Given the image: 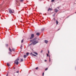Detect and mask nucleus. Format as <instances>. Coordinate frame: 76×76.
<instances>
[{"instance_id":"21","label":"nucleus","mask_w":76,"mask_h":76,"mask_svg":"<svg viewBox=\"0 0 76 76\" xmlns=\"http://www.w3.org/2000/svg\"><path fill=\"white\" fill-rule=\"evenodd\" d=\"M23 0H20V1L21 2H23Z\"/></svg>"},{"instance_id":"14","label":"nucleus","mask_w":76,"mask_h":76,"mask_svg":"<svg viewBox=\"0 0 76 76\" xmlns=\"http://www.w3.org/2000/svg\"><path fill=\"white\" fill-rule=\"evenodd\" d=\"M7 66H10V64H9L7 63Z\"/></svg>"},{"instance_id":"28","label":"nucleus","mask_w":76,"mask_h":76,"mask_svg":"<svg viewBox=\"0 0 76 76\" xmlns=\"http://www.w3.org/2000/svg\"><path fill=\"white\" fill-rule=\"evenodd\" d=\"M47 57H48V53H47Z\"/></svg>"},{"instance_id":"1","label":"nucleus","mask_w":76,"mask_h":76,"mask_svg":"<svg viewBox=\"0 0 76 76\" xmlns=\"http://www.w3.org/2000/svg\"><path fill=\"white\" fill-rule=\"evenodd\" d=\"M36 40V38H34L32 40H30L31 42H33L32 44L34 45H35L36 44L38 43V40L35 41Z\"/></svg>"},{"instance_id":"11","label":"nucleus","mask_w":76,"mask_h":76,"mask_svg":"<svg viewBox=\"0 0 76 76\" xmlns=\"http://www.w3.org/2000/svg\"><path fill=\"white\" fill-rule=\"evenodd\" d=\"M24 58H26V55H24Z\"/></svg>"},{"instance_id":"20","label":"nucleus","mask_w":76,"mask_h":76,"mask_svg":"<svg viewBox=\"0 0 76 76\" xmlns=\"http://www.w3.org/2000/svg\"><path fill=\"white\" fill-rule=\"evenodd\" d=\"M23 39L21 40V43H23Z\"/></svg>"},{"instance_id":"31","label":"nucleus","mask_w":76,"mask_h":76,"mask_svg":"<svg viewBox=\"0 0 76 76\" xmlns=\"http://www.w3.org/2000/svg\"><path fill=\"white\" fill-rule=\"evenodd\" d=\"M16 73H19V71H18L17 72H16Z\"/></svg>"},{"instance_id":"12","label":"nucleus","mask_w":76,"mask_h":76,"mask_svg":"<svg viewBox=\"0 0 76 76\" xmlns=\"http://www.w3.org/2000/svg\"><path fill=\"white\" fill-rule=\"evenodd\" d=\"M55 1V0H51V2H52V3H53V2H54V1Z\"/></svg>"},{"instance_id":"7","label":"nucleus","mask_w":76,"mask_h":76,"mask_svg":"<svg viewBox=\"0 0 76 76\" xmlns=\"http://www.w3.org/2000/svg\"><path fill=\"white\" fill-rule=\"evenodd\" d=\"M9 51H10V52H12V50L11 49H10V48H9Z\"/></svg>"},{"instance_id":"19","label":"nucleus","mask_w":76,"mask_h":76,"mask_svg":"<svg viewBox=\"0 0 76 76\" xmlns=\"http://www.w3.org/2000/svg\"><path fill=\"white\" fill-rule=\"evenodd\" d=\"M49 62H50V61H51V59L50 58H49Z\"/></svg>"},{"instance_id":"39","label":"nucleus","mask_w":76,"mask_h":76,"mask_svg":"<svg viewBox=\"0 0 76 76\" xmlns=\"http://www.w3.org/2000/svg\"><path fill=\"white\" fill-rule=\"evenodd\" d=\"M13 11H14V10H13Z\"/></svg>"},{"instance_id":"29","label":"nucleus","mask_w":76,"mask_h":76,"mask_svg":"<svg viewBox=\"0 0 76 76\" xmlns=\"http://www.w3.org/2000/svg\"><path fill=\"white\" fill-rule=\"evenodd\" d=\"M38 69V67H37L36 68V69Z\"/></svg>"},{"instance_id":"36","label":"nucleus","mask_w":76,"mask_h":76,"mask_svg":"<svg viewBox=\"0 0 76 76\" xmlns=\"http://www.w3.org/2000/svg\"><path fill=\"white\" fill-rule=\"evenodd\" d=\"M53 19H55V18H53Z\"/></svg>"},{"instance_id":"30","label":"nucleus","mask_w":76,"mask_h":76,"mask_svg":"<svg viewBox=\"0 0 76 76\" xmlns=\"http://www.w3.org/2000/svg\"><path fill=\"white\" fill-rule=\"evenodd\" d=\"M44 73L43 72V73H42V75H43V76H44Z\"/></svg>"},{"instance_id":"3","label":"nucleus","mask_w":76,"mask_h":76,"mask_svg":"<svg viewBox=\"0 0 76 76\" xmlns=\"http://www.w3.org/2000/svg\"><path fill=\"white\" fill-rule=\"evenodd\" d=\"M34 38V34H32L31 35V37H30V39H33Z\"/></svg>"},{"instance_id":"6","label":"nucleus","mask_w":76,"mask_h":76,"mask_svg":"<svg viewBox=\"0 0 76 76\" xmlns=\"http://www.w3.org/2000/svg\"><path fill=\"white\" fill-rule=\"evenodd\" d=\"M55 12H58V10L56 9H55Z\"/></svg>"},{"instance_id":"5","label":"nucleus","mask_w":76,"mask_h":76,"mask_svg":"<svg viewBox=\"0 0 76 76\" xmlns=\"http://www.w3.org/2000/svg\"><path fill=\"white\" fill-rule=\"evenodd\" d=\"M45 43H46V44H47V43L48 42V40H45Z\"/></svg>"},{"instance_id":"34","label":"nucleus","mask_w":76,"mask_h":76,"mask_svg":"<svg viewBox=\"0 0 76 76\" xmlns=\"http://www.w3.org/2000/svg\"><path fill=\"white\" fill-rule=\"evenodd\" d=\"M20 48H22V45H21Z\"/></svg>"},{"instance_id":"25","label":"nucleus","mask_w":76,"mask_h":76,"mask_svg":"<svg viewBox=\"0 0 76 76\" xmlns=\"http://www.w3.org/2000/svg\"><path fill=\"white\" fill-rule=\"evenodd\" d=\"M48 54H49L50 53V51H49V50L48 51Z\"/></svg>"},{"instance_id":"33","label":"nucleus","mask_w":76,"mask_h":76,"mask_svg":"<svg viewBox=\"0 0 76 76\" xmlns=\"http://www.w3.org/2000/svg\"><path fill=\"white\" fill-rule=\"evenodd\" d=\"M45 61H47V60H45Z\"/></svg>"},{"instance_id":"16","label":"nucleus","mask_w":76,"mask_h":76,"mask_svg":"<svg viewBox=\"0 0 76 76\" xmlns=\"http://www.w3.org/2000/svg\"><path fill=\"white\" fill-rule=\"evenodd\" d=\"M42 31H44V28H43L41 29Z\"/></svg>"},{"instance_id":"24","label":"nucleus","mask_w":76,"mask_h":76,"mask_svg":"<svg viewBox=\"0 0 76 76\" xmlns=\"http://www.w3.org/2000/svg\"><path fill=\"white\" fill-rule=\"evenodd\" d=\"M20 61H23V59H21L20 60Z\"/></svg>"},{"instance_id":"4","label":"nucleus","mask_w":76,"mask_h":76,"mask_svg":"<svg viewBox=\"0 0 76 76\" xmlns=\"http://www.w3.org/2000/svg\"><path fill=\"white\" fill-rule=\"evenodd\" d=\"M9 11L10 13L11 14L13 13L12 10H9Z\"/></svg>"},{"instance_id":"32","label":"nucleus","mask_w":76,"mask_h":76,"mask_svg":"<svg viewBox=\"0 0 76 76\" xmlns=\"http://www.w3.org/2000/svg\"><path fill=\"white\" fill-rule=\"evenodd\" d=\"M32 54V53H30V54Z\"/></svg>"},{"instance_id":"18","label":"nucleus","mask_w":76,"mask_h":76,"mask_svg":"<svg viewBox=\"0 0 76 76\" xmlns=\"http://www.w3.org/2000/svg\"><path fill=\"white\" fill-rule=\"evenodd\" d=\"M56 25H58V21H57V20H56Z\"/></svg>"},{"instance_id":"17","label":"nucleus","mask_w":76,"mask_h":76,"mask_svg":"<svg viewBox=\"0 0 76 76\" xmlns=\"http://www.w3.org/2000/svg\"><path fill=\"white\" fill-rule=\"evenodd\" d=\"M34 53L36 54V55H38V53H37V52H34Z\"/></svg>"},{"instance_id":"10","label":"nucleus","mask_w":76,"mask_h":76,"mask_svg":"<svg viewBox=\"0 0 76 76\" xmlns=\"http://www.w3.org/2000/svg\"><path fill=\"white\" fill-rule=\"evenodd\" d=\"M37 35H39V33H37L36 34Z\"/></svg>"},{"instance_id":"38","label":"nucleus","mask_w":76,"mask_h":76,"mask_svg":"<svg viewBox=\"0 0 76 76\" xmlns=\"http://www.w3.org/2000/svg\"><path fill=\"white\" fill-rule=\"evenodd\" d=\"M75 13H76V12Z\"/></svg>"},{"instance_id":"27","label":"nucleus","mask_w":76,"mask_h":76,"mask_svg":"<svg viewBox=\"0 0 76 76\" xmlns=\"http://www.w3.org/2000/svg\"><path fill=\"white\" fill-rule=\"evenodd\" d=\"M42 51H43V50H42L40 52L42 53Z\"/></svg>"},{"instance_id":"13","label":"nucleus","mask_w":76,"mask_h":76,"mask_svg":"<svg viewBox=\"0 0 76 76\" xmlns=\"http://www.w3.org/2000/svg\"><path fill=\"white\" fill-rule=\"evenodd\" d=\"M32 56H34V57H37V56L35 55L34 54H32Z\"/></svg>"},{"instance_id":"23","label":"nucleus","mask_w":76,"mask_h":76,"mask_svg":"<svg viewBox=\"0 0 76 76\" xmlns=\"http://www.w3.org/2000/svg\"><path fill=\"white\" fill-rule=\"evenodd\" d=\"M8 73H9V72H8L7 73V74L6 76H8Z\"/></svg>"},{"instance_id":"2","label":"nucleus","mask_w":76,"mask_h":76,"mask_svg":"<svg viewBox=\"0 0 76 76\" xmlns=\"http://www.w3.org/2000/svg\"><path fill=\"white\" fill-rule=\"evenodd\" d=\"M19 61V58L18 57L17 59L15 61L14 63H15L17 65H18V64H19V62L18 61Z\"/></svg>"},{"instance_id":"22","label":"nucleus","mask_w":76,"mask_h":76,"mask_svg":"<svg viewBox=\"0 0 76 76\" xmlns=\"http://www.w3.org/2000/svg\"><path fill=\"white\" fill-rule=\"evenodd\" d=\"M6 47H8V44H6Z\"/></svg>"},{"instance_id":"9","label":"nucleus","mask_w":76,"mask_h":76,"mask_svg":"<svg viewBox=\"0 0 76 76\" xmlns=\"http://www.w3.org/2000/svg\"><path fill=\"white\" fill-rule=\"evenodd\" d=\"M12 51H15V49L14 48H12Z\"/></svg>"},{"instance_id":"8","label":"nucleus","mask_w":76,"mask_h":76,"mask_svg":"<svg viewBox=\"0 0 76 76\" xmlns=\"http://www.w3.org/2000/svg\"><path fill=\"white\" fill-rule=\"evenodd\" d=\"M49 10H52L50 8H49L48 10V11H49Z\"/></svg>"},{"instance_id":"35","label":"nucleus","mask_w":76,"mask_h":76,"mask_svg":"<svg viewBox=\"0 0 76 76\" xmlns=\"http://www.w3.org/2000/svg\"><path fill=\"white\" fill-rule=\"evenodd\" d=\"M15 69V67H14V69Z\"/></svg>"},{"instance_id":"40","label":"nucleus","mask_w":76,"mask_h":76,"mask_svg":"<svg viewBox=\"0 0 76 76\" xmlns=\"http://www.w3.org/2000/svg\"><path fill=\"white\" fill-rule=\"evenodd\" d=\"M49 57H50V56H49Z\"/></svg>"},{"instance_id":"15","label":"nucleus","mask_w":76,"mask_h":76,"mask_svg":"<svg viewBox=\"0 0 76 76\" xmlns=\"http://www.w3.org/2000/svg\"><path fill=\"white\" fill-rule=\"evenodd\" d=\"M26 54V56H28L29 55V53H27Z\"/></svg>"},{"instance_id":"26","label":"nucleus","mask_w":76,"mask_h":76,"mask_svg":"<svg viewBox=\"0 0 76 76\" xmlns=\"http://www.w3.org/2000/svg\"><path fill=\"white\" fill-rule=\"evenodd\" d=\"M48 70V68H46L45 69V71H46V70Z\"/></svg>"},{"instance_id":"37","label":"nucleus","mask_w":76,"mask_h":76,"mask_svg":"<svg viewBox=\"0 0 76 76\" xmlns=\"http://www.w3.org/2000/svg\"><path fill=\"white\" fill-rule=\"evenodd\" d=\"M17 2H18V1H17Z\"/></svg>"}]
</instances>
